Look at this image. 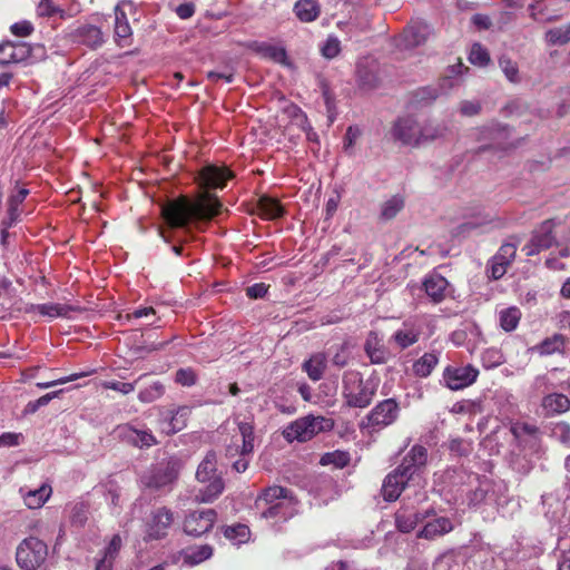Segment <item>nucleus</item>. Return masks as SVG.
Instances as JSON below:
<instances>
[{"mask_svg":"<svg viewBox=\"0 0 570 570\" xmlns=\"http://www.w3.org/2000/svg\"><path fill=\"white\" fill-rule=\"evenodd\" d=\"M31 55V48L26 42L4 41L0 43V67L19 63Z\"/></svg>","mask_w":570,"mask_h":570,"instance_id":"25","label":"nucleus"},{"mask_svg":"<svg viewBox=\"0 0 570 570\" xmlns=\"http://www.w3.org/2000/svg\"><path fill=\"white\" fill-rule=\"evenodd\" d=\"M175 381L183 386H193L196 384L197 375L190 367L179 368L176 372Z\"/></svg>","mask_w":570,"mask_h":570,"instance_id":"59","label":"nucleus"},{"mask_svg":"<svg viewBox=\"0 0 570 570\" xmlns=\"http://www.w3.org/2000/svg\"><path fill=\"white\" fill-rule=\"evenodd\" d=\"M440 355L441 353L438 351L424 353L421 357L414 361L412 365V373L420 379L430 376L440 362Z\"/></svg>","mask_w":570,"mask_h":570,"instance_id":"30","label":"nucleus"},{"mask_svg":"<svg viewBox=\"0 0 570 570\" xmlns=\"http://www.w3.org/2000/svg\"><path fill=\"white\" fill-rule=\"evenodd\" d=\"M342 394L350 407L364 409L368 406L375 395V389L364 382L360 372L347 371L343 374Z\"/></svg>","mask_w":570,"mask_h":570,"instance_id":"4","label":"nucleus"},{"mask_svg":"<svg viewBox=\"0 0 570 570\" xmlns=\"http://www.w3.org/2000/svg\"><path fill=\"white\" fill-rule=\"evenodd\" d=\"M448 86L441 80L438 87H424L421 89V99L435 100L441 95H444L449 91Z\"/></svg>","mask_w":570,"mask_h":570,"instance_id":"60","label":"nucleus"},{"mask_svg":"<svg viewBox=\"0 0 570 570\" xmlns=\"http://www.w3.org/2000/svg\"><path fill=\"white\" fill-rule=\"evenodd\" d=\"M61 392H62V390L53 391V392H50V393H47V394L40 396L36 401L29 402L24 410L26 413L37 412L40 407L46 406L51 400L57 397Z\"/></svg>","mask_w":570,"mask_h":570,"instance_id":"58","label":"nucleus"},{"mask_svg":"<svg viewBox=\"0 0 570 570\" xmlns=\"http://www.w3.org/2000/svg\"><path fill=\"white\" fill-rule=\"evenodd\" d=\"M33 308L42 316H47L49 318L56 317H68L69 313L76 311V307L66 304L59 303H47V304H38L33 306Z\"/></svg>","mask_w":570,"mask_h":570,"instance_id":"36","label":"nucleus"},{"mask_svg":"<svg viewBox=\"0 0 570 570\" xmlns=\"http://www.w3.org/2000/svg\"><path fill=\"white\" fill-rule=\"evenodd\" d=\"M296 500L292 492L281 485H272L264 489L255 501L258 510H262L263 519H284L293 514Z\"/></svg>","mask_w":570,"mask_h":570,"instance_id":"2","label":"nucleus"},{"mask_svg":"<svg viewBox=\"0 0 570 570\" xmlns=\"http://www.w3.org/2000/svg\"><path fill=\"white\" fill-rule=\"evenodd\" d=\"M69 38L72 43L86 46L92 50L102 47L106 42V37L101 29L91 23L76 27L69 32Z\"/></svg>","mask_w":570,"mask_h":570,"instance_id":"14","label":"nucleus"},{"mask_svg":"<svg viewBox=\"0 0 570 570\" xmlns=\"http://www.w3.org/2000/svg\"><path fill=\"white\" fill-rule=\"evenodd\" d=\"M258 210L261 215L267 219H275L283 215V208L279 203L267 196L259 198Z\"/></svg>","mask_w":570,"mask_h":570,"instance_id":"40","label":"nucleus"},{"mask_svg":"<svg viewBox=\"0 0 570 570\" xmlns=\"http://www.w3.org/2000/svg\"><path fill=\"white\" fill-rule=\"evenodd\" d=\"M47 544L35 537L24 539L17 548V562L24 570H36L47 559Z\"/></svg>","mask_w":570,"mask_h":570,"instance_id":"5","label":"nucleus"},{"mask_svg":"<svg viewBox=\"0 0 570 570\" xmlns=\"http://www.w3.org/2000/svg\"><path fill=\"white\" fill-rule=\"evenodd\" d=\"M351 461V456L347 452L343 451H334L326 453L322 456L321 463L323 465L326 464H333L336 468H344Z\"/></svg>","mask_w":570,"mask_h":570,"instance_id":"49","label":"nucleus"},{"mask_svg":"<svg viewBox=\"0 0 570 570\" xmlns=\"http://www.w3.org/2000/svg\"><path fill=\"white\" fill-rule=\"evenodd\" d=\"M216 518V511L213 509L189 511L184 520V532L188 535L200 537L214 527Z\"/></svg>","mask_w":570,"mask_h":570,"instance_id":"12","label":"nucleus"},{"mask_svg":"<svg viewBox=\"0 0 570 570\" xmlns=\"http://www.w3.org/2000/svg\"><path fill=\"white\" fill-rule=\"evenodd\" d=\"M233 173L226 167L216 165H207L198 173V183L202 188H224L228 179L233 178Z\"/></svg>","mask_w":570,"mask_h":570,"instance_id":"18","label":"nucleus"},{"mask_svg":"<svg viewBox=\"0 0 570 570\" xmlns=\"http://www.w3.org/2000/svg\"><path fill=\"white\" fill-rule=\"evenodd\" d=\"M364 352L373 364H384L389 358V351L384 346L379 333L371 331L364 343Z\"/></svg>","mask_w":570,"mask_h":570,"instance_id":"26","label":"nucleus"},{"mask_svg":"<svg viewBox=\"0 0 570 570\" xmlns=\"http://www.w3.org/2000/svg\"><path fill=\"white\" fill-rule=\"evenodd\" d=\"M542 407L548 415L561 414L570 409V400L564 394L552 393L543 397Z\"/></svg>","mask_w":570,"mask_h":570,"instance_id":"32","label":"nucleus"},{"mask_svg":"<svg viewBox=\"0 0 570 570\" xmlns=\"http://www.w3.org/2000/svg\"><path fill=\"white\" fill-rule=\"evenodd\" d=\"M179 462L170 459L154 466L142 478L144 484L149 489L161 490L174 484L179 474Z\"/></svg>","mask_w":570,"mask_h":570,"instance_id":"7","label":"nucleus"},{"mask_svg":"<svg viewBox=\"0 0 570 570\" xmlns=\"http://www.w3.org/2000/svg\"><path fill=\"white\" fill-rule=\"evenodd\" d=\"M411 481L414 480L411 476H407V474L403 473V471H400L399 468H396L384 479L382 485V495L384 500L389 502L395 501Z\"/></svg>","mask_w":570,"mask_h":570,"instance_id":"21","label":"nucleus"},{"mask_svg":"<svg viewBox=\"0 0 570 570\" xmlns=\"http://www.w3.org/2000/svg\"><path fill=\"white\" fill-rule=\"evenodd\" d=\"M463 70H468V67H465L461 61L449 67L446 76L442 79L443 82L448 86V89H451L455 86L453 79L458 76H461Z\"/></svg>","mask_w":570,"mask_h":570,"instance_id":"61","label":"nucleus"},{"mask_svg":"<svg viewBox=\"0 0 570 570\" xmlns=\"http://www.w3.org/2000/svg\"><path fill=\"white\" fill-rule=\"evenodd\" d=\"M446 130L448 128L441 124L426 122L421 125L420 145L444 137Z\"/></svg>","mask_w":570,"mask_h":570,"instance_id":"42","label":"nucleus"},{"mask_svg":"<svg viewBox=\"0 0 570 570\" xmlns=\"http://www.w3.org/2000/svg\"><path fill=\"white\" fill-rule=\"evenodd\" d=\"M126 6L131 7V1L121 0L115 8L114 37L119 47H128L131 45L132 30L124 10Z\"/></svg>","mask_w":570,"mask_h":570,"instance_id":"19","label":"nucleus"},{"mask_svg":"<svg viewBox=\"0 0 570 570\" xmlns=\"http://www.w3.org/2000/svg\"><path fill=\"white\" fill-rule=\"evenodd\" d=\"M428 461V450L423 445H414L409 453L403 458L401 464L397 466L400 471L415 480L420 470Z\"/></svg>","mask_w":570,"mask_h":570,"instance_id":"24","label":"nucleus"},{"mask_svg":"<svg viewBox=\"0 0 570 570\" xmlns=\"http://www.w3.org/2000/svg\"><path fill=\"white\" fill-rule=\"evenodd\" d=\"M213 551V547L209 544L189 547L173 554L171 562L189 567L197 566L212 558Z\"/></svg>","mask_w":570,"mask_h":570,"instance_id":"22","label":"nucleus"},{"mask_svg":"<svg viewBox=\"0 0 570 570\" xmlns=\"http://www.w3.org/2000/svg\"><path fill=\"white\" fill-rule=\"evenodd\" d=\"M453 524L452 521L446 517H439L433 520L428 521L423 529L419 532L420 538H424L428 540H433L440 535L449 533L452 531Z\"/></svg>","mask_w":570,"mask_h":570,"instance_id":"29","label":"nucleus"},{"mask_svg":"<svg viewBox=\"0 0 570 570\" xmlns=\"http://www.w3.org/2000/svg\"><path fill=\"white\" fill-rule=\"evenodd\" d=\"M433 510H417L412 507H402L395 512V524L399 531L411 532L419 523L423 522Z\"/></svg>","mask_w":570,"mask_h":570,"instance_id":"20","label":"nucleus"},{"mask_svg":"<svg viewBox=\"0 0 570 570\" xmlns=\"http://www.w3.org/2000/svg\"><path fill=\"white\" fill-rule=\"evenodd\" d=\"M250 48L263 58L273 60L277 63H285L287 58L284 48L272 45L269 42H253Z\"/></svg>","mask_w":570,"mask_h":570,"instance_id":"31","label":"nucleus"},{"mask_svg":"<svg viewBox=\"0 0 570 570\" xmlns=\"http://www.w3.org/2000/svg\"><path fill=\"white\" fill-rule=\"evenodd\" d=\"M563 347L564 337L561 334H554L535 345L533 350L540 355H551L553 353L561 352Z\"/></svg>","mask_w":570,"mask_h":570,"instance_id":"39","label":"nucleus"},{"mask_svg":"<svg viewBox=\"0 0 570 570\" xmlns=\"http://www.w3.org/2000/svg\"><path fill=\"white\" fill-rule=\"evenodd\" d=\"M174 522V513L166 507L154 509L145 522L147 540L164 539Z\"/></svg>","mask_w":570,"mask_h":570,"instance_id":"9","label":"nucleus"},{"mask_svg":"<svg viewBox=\"0 0 570 570\" xmlns=\"http://www.w3.org/2000/svg\"><path fill=\"white\" fill-rule=\"evenodd\" d=\"M546 9L547 7L541 3L531 4V18L540 23L557 21L561 18V16L546 14Z\"/></svg>","mask_w":570,"mask_h":570,"instance_id":"54","label":"nucleus"},{"mask_svg":"<svg viewBox=\"0 0 570 570\" xmlns=\"http://www.w3.org/2000/svg\"><path fill=\"white\" fill-rule=\"evenodd\" d=\"M481 358L485 368H494L503 363V355L497 348L485 350Z\"/></svg>","mask_w":570,"mask_h":570,"instance_id":"53","label":"nucleus"},{"mask_svg":"<svg viewBox=\"0 0 570 570\" xmlns=\"http://www.w3.org/2000/svg\"><path fill=\"white\" fill-rule=\"evenodd\" d=\"M469 61L472 65L484 67L490 61V56L488 50L481 46L480 43H474L471 47L470 53H469Z\"/></svg>","mask_w":570,"mask_h":570,"instance_id":"50","label":"nucleus"},{"mask_svg":"<svg viewBox=\"0 0 570 570\" xmlns=\"http://www.w3.org/2000/svg\"><path fill=\"white\" fill-rule=\"evenodd\" d=\"M475 485L466 493V501L470 507H478L482 503H497L493 481L474 476Z\"/></svg>","mask_w":570,"mask_h":570,"instance_id":"17","label":"nucleus"},{"mask_svg":"<svg viewBox=\"0 0 570 570\" xmlns=\"http://www.w3.org/2000/svg\"><path fill=\"white\" fill-rule=\"evenodd\" d=\"M216 454L214 452H208L204 460L199 463L198 469L196 471V478L199 482H207L217 478L216 473Z\"/></svg>","mask_w":570,"mask_h":570,"instance_id":"38","label":"nucleus"},{"mask_svg":"<svg viewBox=\"0 0 570 570\" xmlns=\"http://www.w3.org/2000/svg\"><path fill=\"white\" fill-rule=\"evenodd\" d=\"M551 436L564 445H570V424L567 422L556 423L551 429Z\"/></svg>","mask_w":570,"mask_h":570,"instance_id":"52","label":"nucleus"},{"mask_svg":"<svg viewBox=\"0 0 570 570\" xmlns=\"http://www.w3.org/2000/svg\"><path fill=\"white\" fill-rule=\"evenodd\" d=\"M322 56L326 59H333L341 52V41L336 36H328L320 46Z\"/></svg>","mask_w":570,"mask_h":570,"instance_id":"48","label":"nucleus"},{"mask_svg":"<svg viewBox=\"0 0 570 570\" xmlns=\"http://www.w3.org/2000/svg\"><path fill=\"white\" fill-rule=\"evenodd\" d=\"M426 295L434 302L440 303L446 296L449 282L440 274H432L425 277L423 282Z\"/></svg>","mask_w":570,"mask_h":570,"instance_id":"28","label":"nucleus"},{"mask_svg":"<svg viewBox=\"0 0 570 570\" xmlns=\"http://www.w3.org/2000/svg\"><path fill=\"white\" fill-rule=\"evenodd\" d=\"M521 311L515 306L504 308L499 314L500 326L505 332L514 331L519 325Z\"/></svg>","mask_w":570,"mask_h":570,"instance_id":"41","label":"nucleus"},{"mask_svg":"<svg viewBox=\"0 0 570 570\" xmlns=\"http://www.w3.org/2000/svg\"><path fill=\"white\" fill-rule=\"evenodd\" d=\"M22 207L19 205H13L7 202V213L0 223L6 224L7 226H14L21 219Z\"/></svg>","mask_w":570,"mask_h":570,"instance_id":"56","label":"nucleus"},{"mask_svg":"<svg viewBox=\"0 0 570 570\" xmlns=\"http://www.w3.org/2000/svg\"><path fill=\"white\" fill-rule=\"evenodd\" d=\"M124 436L140 449L150 448L157 443L156 438L149 430H137L127 426L124 428Z\"/></svg>","mask_w":570,"mask_h":570,"instance_id":"33","label":"nucleus"},{"mask_svg":"<svg viewBox=\"0 0 570 570\" xmlns=\"http://www.w3.org/2000/svg\"><path fill=\"white\" fill-rule=\"evenodd\" d=\"M190 407L179 406L177 409H167L160 412V429L166 434H175L187 425L190 415Z\"/></svg>","mask_w":570,"mask_h":570,"instance_id":"16","label":"nucleus"},{"mask_svg":"<svg viewBox=\"0 0 570 570\" xmlns=\"http://www.w3.org/2000/svg\"><path fill=\"white\" fill-rule=\"evenodd\" d=\"M165 392V387L160 382H155L150 386L141 390L138 399L144 403H151L159 399Z\"/></svg>","mask_w":570,"mask_h":570,"instance_id":"51","label":"nucleus"},{"mask_svg":"<svg viewBox=\"0 0 570 570\" xmlns=\"http://www.w3.org/2000/svg\"><path fill=\"white\" fill-rule=\"evenodd\" d=\"M517 245L513 243L503 244L498 253L493 256L498 262H503L505 265H511L515 257Z\"/></svg>","mask_w":570,"mask_h":570,"instance_id":"55","label":"nucleus"},{"mask_svg":"<svg viewBox=\"0 0 570 570\" xmlns=\"http://www.w3.org/2000/svg\"><path fill=\"white\" fill-rule=\"evenodd\" d=\"M554 227V219L544 220L532 232L529 242L522 247V252L525 256H534L542 250L549 249L556 243V236L553 234Z\"/></svg>","mask_w":570,"mask_h":570,"instance_id":"10","label":"nucleus"},{"mask_svg":"<svg viewBox=\"0 0 570 570\" xmlns=\"http://www.w3.org/2000/svg\"><path fill=\"white\" fill-rule=\"evenodd\" d=\"M333 421L322 415H306L289 423L283 430V436L288 442H306L321 432L333 429Z\"/></svg>","mask_w":570,"mask_h":570,"instance_id":"3","label":"nucleus"},{"mask_svg":"<svg viewBox=\"0 0 570 570\" xmlns=\"http://www.w3.org/2000/svg\"><path fill=\"white\" fill-rule=\"evenodd\" d=\"M431 35V28L428 23L416 21L406 27L402 33L405 48H415L423 45Z\"/></svg>","mask_w":570,"mask_h":570,"instance_id":"27","label":"nucleus"},{"mask_svg":"<svg viewBox=\"0 0 570 570\" xmlns=\"http://www.w3.org/2000/svg\"><path fill=\"white\" fill-rule=\"evenodd\" d=\"M52 490L48 484H42L40 488L35 490H29L27 493H23V500L26 505L29 509H38L42 507L46 501L49 499Z\"/></svg>","mask_w":570,"mask_h":570,"instance_id":"35","label":"nucleus"},{"mask_svg":"<svg viewBox=\"0 0 570 570\" xmlns=\"http://www.w3.org/2000/svg\"><path fill=\"white\" fill-rule=\"evenodd\" d=\"M121 544V537L119 534H114L108 546L101 552V554L115 560L120 551Z\"/></svg>","mask_w":570,"mask_h":570,"instance_id":"62","label":"nucleus"},{"mask_svg":"<svg viewBox=\"0 0 570 570\" xmlns=\"http://www.w3.org/2000/svg\"><path fill=\"white\" fill-rule=\"evenodd\" d=\"M420 131L421 125L411 116L399 118L392 128V135L395 140L413 147L420 145Z\"/></svg>","mask_w":570,"mask_h":570,"instance_id":"15","label":"nucleus"},{"mask_svg":"<svg viewBox=\"0 0 570 570\" xmlns=\"http://www.w3.org/2000/svg\"><path fill=\"white\" fill-rule=\"evenodd\" d=\"M499 66L510 82H520L521 78L517 62L505 56H502L499 59Z\"/></svg>","mask_w":570,"mask_h":570,"instance_id":"47","label":"nucleus"},{"mask_svg":"<svg viewBox=\"0 0 570 570\" xmlns=\"http://www.w3.org/2000/svg\"><path fill=\"white\" fill-rule=\"evenodd\" d=\"M22 433L6 432L0 435V448L18 446L23 442Z\"/></svg>","mask_w":570,"mask_h":570,"instance_id":"64","label":"nucleus"},{"mask_svg":"<svg viewBox=\"0 0 570 570\" xmlns=\"http://www.w3.org/2000/svg\"><path fill=\"white\" fill-rule=\"evenodd\" d=\"M207 482L208 484L204 489L199 490V494L197 495V499L202 502H212L224 490V482L220 478H214Z\"/></svg>","mask_w":570,"mask_h":570,"instance_id":"44","label":"nucleus"},{"mask_svg":"<svg viewBox=\"0 0 570 570\" xmlns=\"http://www.w3.org/2000/svg\"><path fill=\"white\" fill-rule=\"evenodd\" d=\"M478 376L479 370L473 365H448L443 370L441 384L451 391H459L472 385Z\"/></svg>","mask_w":570,"mask_h":570,"instance_id":"8","label":"nucleus"},{"mask_svg":"<svg viewBox=\"0 0 570 570\" xmlns=\"http://www.w3.org/2000/svg\"><path fill=\"white\" fill-rule=\"evenodd\" d=\"M482 107L479 100H462L460 102V112L462 116L472 117L480 114Z\"/></svg>","mask_w":570,"mask_h":570,"instance_id":"63","label":"nucleus"},{"mask_svg":"<svg viewBox=\"0 0 570 570\" xmlns=\"http://www.w3.org/2000/svg\"><path fill=\"white\" fill-rule=\"evenodd\" d=\"M294 11L301 21L311 22L320 16V6L316 0H298Z\"/></svg>","mask_w":570,"mask_h":570,"instance_id":"34","label":"nucleus"},{"mask_svg":"<svg viewBox=\"0 0 570 570\" xmlns=\"http://www.w3.org/2000/svg\"><path fill=\"white\" fill-rule=\"evenodd\" d=\"M37 12L40 17H52L55 14H59L60 18H65L63 10L56 7L51 0H40L37 7Z\"/></svg>","mask_w":570,"mask_h":570,"instance_id":"57","label":"nucleus"},{"mask_svg":"<svg viewBox=\"0 0 570 570\" xmlns=\"http://www.w3.org/2000/svg\"><path fill=\"white\" fill-rule=\"evenodd\" d=\"M404 207L403 197L395 195L387 199L381 209V217L385 220L394 218Z\"/></svg>","mask_w":570,"mask_h":570,"instance_id":"46","label":"nucleus"},{"mask_svg":"<svg viewBox=\"0 0 570 570\" xmlns=\"http://www.w3.org/2000/svg\"><path fill=\"white\" fill-rule=\"evenodd\" d=\"M421 324L415 318H409L402 323V326L394 332L391 341L400 348L405 350L414 345L421 336Z\"/></svg>","mask_w":570,"mask_h":570,"instance_id":"23","label":"nucleus"},{"mask_svg":"<svg viewBox=\"0 0 570 570\" xmlns=\"http://www.w3.org/2000/svg\"><path fill=\"white\" fill-rule=\"evenodd\" d=\"M220 202L208 191L202 193L197 199L180 197L161 206V215L173 228H183L190 220H209L219 214Z\"/></svg>","mask_w":570,"mask_h":570,"instance_id":"1","label":"nucleus"},{"mask_svg":"<svg viewBox=\"0 0 570 570\" xmlns=\"http://www.w3.org/2000/svg\"><path fill=\"white\" fill-rule=\"evenodd\" d=\"M546 41L551 46H563L570 42V23L549 29L546 32Z\"/></svg>","mask_w":570,"mask_h":570,"instance_id":"43","label":"nucleus"},{"mask_svg":"<svg viewBox=\"0 0 570 570\" xmlns=\"http://www.w3.org/2000/svg\"><path fill=\"white\" fill-rule=\"evenodd\" d=\"M399 411V404L394 399L383 400L367 414V425L377 429L387 426L397 419Z\"/></svg>","mask_w":570,"mask_h":570,"instance_id":"13","label":"nucleus"},{"mask_svg":"<svg viewBox=\"0 0 570 570\" xmlns=\"http://www.w3.org/2000/svg\"><path fill=\"white\" fill-rule=\"evenodd\" d=\"M304 370L306 371L308 377L312 381H318L324 374L326 368V356L323 353H316L307 360L304 365Z\"/></svg>","mask_w":570,"mask_h":570,"instance_id":"37","label":"nucleus"},{"mask_svg":"<svg viewBox=\"0 0 570 570\" xmlns=\"http://www.w3.org/2000/svg\"><path fill=\"white\" fill-rule=\"evenodd\" d=\"M238 430L242 436V445H228L226 454L230 458L239 454L240 458L233 463V469L238 472H245L249 464L248 456L254 451V425L252 422L242 421L238 422Z\"/></svg>","mask_w":570,"mask_h":570,"instance_id":"6","label":"nucleus"},{"mask_svg":"<svg viewBox=\"0 0 570 570\" xmlns=\"http://www.w3.org/2000/svg\"><path fill=\"white\" fill-rule=\"evenodd\" d=\"M510 432L520 450L527 451L528 454H534L540 449V433L539 429L525 422H514L511 424Z\"/></svg>","mask_w":570,"mask_h":570,"instance_id":"11","label":"nucleus"},{"mask_svg":"<svg viewBox=\"0 0 570 570\" xmlns=\"http://www.w3.org/2000/svg\"><path fill=\"white\" fill-rule=\"evenodd\" d=\"M249 529L245 524H235L229 525L224 529V535L234 544H240L248 540L249 538Z\"/></svg>","mask_w":570,"mask_h":570,"instance_id":"45","label":"nucleus"}]
</instances>
